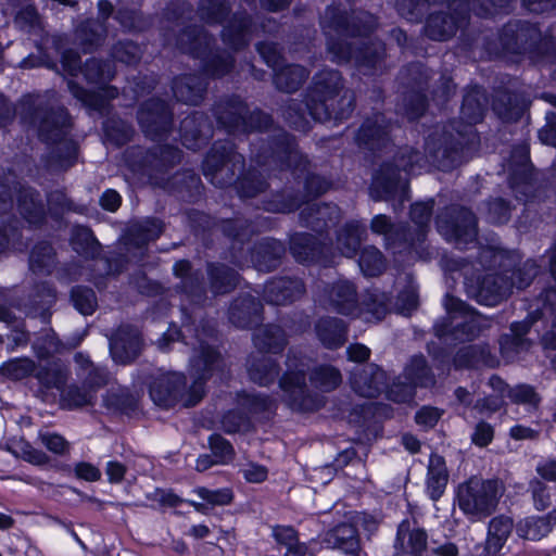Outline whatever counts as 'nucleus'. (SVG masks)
Listing matches in <instances>:
<instances>
[{"mask_svg": "<svg viewBox=\"0 0 556 556\" xmlns=\"http://www.w3.org/2000/svg\"><path fill=\"white\" fill-rule=\"evenodd\" d=\"M273 534L278 544L287 547V556H304L307 552L305 544L299 542L298 533L292 527L276 526Z\"/></svg>", "mask_w": 556, "mask_h": 556, "instance_id": "nucleus-63", "label": "nucleus"}, {"mask_svg": "<svg viewBox=\"0 0 556 556\" xmlns=\"http://www.w3.org/2000/svg\"><path fill=\"white\" fill-rule=\"evenodd\" d=\"M306 97L304 100L289 99L281 108L283 119L290 127L306 131L308 129L307 114L311 116L309 111L305 106Z\"/></svg>", "mask_w": 556, "mask_h": 556, "instance_id": "nucleus-57", "label": "nucleus"}, {"mask_svg": "<svg viewBox=\"0 0 556 556\" xmlns=\"http://www.w3.org/2000/svg\"><path fill=\"white\" fill-rule=\"evenodd\" d=\"M366 230L357 223H348L338 235L337 248L348 257L356 254Z\"/></svg>", "mask_w": 556, "mask_h": 556, "instance_id": "nucleus-56", "label": "nucleus"}, {"mask_svg": "<svg viewBox=\"0 0 556 556\" xmlns=\"http://www.w3.org/2000/svg\"><path fill=\"white\" fill-rule=\"evenodd\" d=\"M514 522L510 517L501 515L494 517L489 523L486 549L498 552L513 531Z\"/></svg>", "mask_w": 556, "mask_h": 556, "instance_id": "nucleus-54", "label": "nucleus"}, {"mask_svg": "<svg viewBox=\"0 0 556 556\" xmlns=\"http://www.w3.org/2000/svg\"><path fill=\"white\" fill-rule=\"evenodd\" d=\"M424 155L410 147L400 148L394 156V163L386 162L376 172L370 185V197L375 201H387L397 192H406L407 179L400 175L413 173L416 167L421 166Z\"/></svg>", "mask_w": 556, "mask_h": 556, "instance_id": "nucleus-8", "label": "nucleus"}, {"mask_svg": "<svg viewBox=\"0 0 556 556\" xmlns=\"http://www.w3.org/2000/svg\"><path fill=\"white\" fill-rule=\"evenodd\" d=\"M486 103L485 92L478 87L471 88L464 96L460 109L462 118L467 125L458 129L451 124L442 131L429 136L426 148L440 169L450 170L463 162L464 149L475 137L471 125L483 119Z\"/></svg>", "mask_w": 556, "mask_h": 556, "instance_id": "nucleus-5", "label": "nucleus"}, {"mask_svg": "<svg viewBox=\"0 0 556 556\" xmlns=\"http://www.w3.org/2000/svg\"><path fill=\"white\" fill-rule=\"evenodd\" d=\"M81 72L87 81L91 84H105L115 75L114 65L111 62L97 58L89 59Z\"/></svg>", "mask_w": 556, "mask_h": 556, "instance_id": "nucleus-61", "label": "nucleus"}, {"mask_svg": "<svg viewBox=\"0 0 556 556\" xmlns=\"http://www.w3.org/2000/svg\"><path fill=\"white\" fill-rule=\"evenodd\" d=\"M350 384L359 396L375 399L387 390L388 376L381 367L371 363L353 370Z\"/></svg>", "mask_w": 556, "mask_h": 556, "instance_id": "nucleus-21", "label": "nucleus"}, {"mask_svg": "<svg viewBox=\"0 0 556 556\" xmlns=\"http://www.w3.org/2000/svg\"><path fill=\"white\" fill-rule=\"evenodd\" d=\"M391 124L381 113L367 117L358 129L355 140L359 148L378 152L390 143Z\"/></svg>", "mask_w": 556, "mask_h": 556, "instance_id": "nucleus-22", "label": "nucleus"}, {"mask_svg": "<svg viewBox=\"0 0 556 556\" xmlns=\"http://www.w3.org/2000/svg\"><path fill=\"white\" fill-rule=\"evenodd\" d=\"M433 204L434 202L431 200L429 202H419L412 205L409 215L416 227L412 229L414 242L409 243L410 249L418 251L425 243L429 231V222L432 215Z\"/></svg>", "mask_w": 556, "mask_h": 556, "instance_id": "nucleus-45", "label": "nucleus"}, {"mask_svg": "<svg viewBox=\"0 0 556 556\" xmlns=\"http://www.w3.org/2000/svg\"><path fill=\"white\" fill-rule=\"evenodd\" d=\"M507 169L513 189L520 187L523 195H534L532 164L529 159V148L526 144L513 149Z\"/></svg>", "mask_w": 556, "mask_h": 556, "instance_id": "nucleus-24", "label": "nucleus"}, {"mask_svg": "<svg viewBox=\"0 0 556 556\" xmlns=\"http://www.w3.org/2000/svg\"><path fill=\"white\" fill-rule=\"evenodd\" d=\"M287 367V372L279 381L287 404L298 412H313L319 408L321 397L306 382L307 366L304 363L298 365L296 359L289 355Z\"/></svg>", "mask_w": 556, "mask_h": 556, "instance_id": "nucleus-11", "label": "nucleus"}, {"mask_svg": "<svg viewBox=\"0 0 556 556\" xmlns=\"http://www.w3.org/2000/svg\"><path fill=\"white\" fill-rule=\"evenodd\" d=\"M35 378L39 384L37 396L47 401L53 389L64 391L70 378V370L62 359L55 358L36 368Z\"/></svg>", "mask_w": 556, "mask_h": 556, "instance_id": "nucleus-27", "label": "nucleus"}, {"mask_svg": "<svg viewBox=\"0 0 556 556\" xmlns=\"http://www.w3.org/2000/svg\"><path fill=\"white\" fill-rule=\"evenodd\" d=\"M444 305L447 316L433 328L439 338L450 336L456 341H471L489 327V320L485 317L454 296L446 295Z\"/></svg>", "mask_w": 556, "mask_h": 556, "instance_id": "nucleus-10", "label": "nucleus"}, {"mask_svg": "<svg viewBox=\"0 0 556 556\" xmlns=\"http://www.w3.org/2000/svg\"><path fill=\"white\" fill-rule=\"evenodd\" d=\"M253 33V22L249 14L236 13L224 27L222 39L226 46L233 51H239L248 47Z\"/></svg>", "mask_w": 556, "mask_h": 556, "instance_id": "nucleus-31", "label": "nucleus"}, {"mask_svg": "<svg viewBox=\"0 0 556 556\" xmlns=\"http://www.w3.org/2000/svg\"><path fill=\"white\" fill-rule=\"evenodd\" d=\"M361 312L367 315L366 319L369 321L383 319L389 312L386 294L377 291L367 292L362 301Z\"/></svg>", "mask_w": 556, "mask_h": 556, "instance_id": "nucleus-62", "label": "nucleus"}, {"mask_svg": "<svg viewBox=\"0 0 556 556\" xmlns=\"http://www.w3.org/2000/svg\"><path fill=\"white\" fill-rule=\"evenodd\" d=\"M67 87L71 93L79 101H81L86 106L101 113H109L110 104L108 99H114L117 97V89L114 87H108L104 92L105 96L98 92H90L79 86L74 80L67 81Z\"/></svg>", "mask_w": 556, "mask_h": 556, "instance_id": "nucleus-46", "label": "nucleus"}, {"mask_svg": "<svg viewBox=\"0 0 556 556\" xmlns=\"http://www.w3.org/2000/svg\"><path fill=\"white\" fill-rule=\"evenodd\" d=\"M253 344L261 353L279 354L286 349L288 338L280 326L267 324L253 332Z\"/></svg>", "mask_w": 556, "mask_h": 556, "instance_id": "nucleus-38", "label": "nucleus"}, {"mask_svg": "<svg viewBox=\"0 0 556 556\" xmlns=\"http://www.w3.org/2000/svg\"><path fill=\"white\" fill-rule=\"evenodd\" d=\"M403 378L421 388L435 384V376L422 355H415L409 359L404 368Z\"/></svg>", "mask_w": 556, "mask_h": 556, "instance_id": "nucleus-52", "label": "nucleus"}, {"mask_svg": "<svg viewBox=\"0 0 556 556\" xmlns=\"http://www.w3.org/2000/svg\"><path fill=\"white\" fill-rule=\"evenodd\" d=\"M180 135L185 147L197 150L211 136V126L204 114L194 112L180 123Z\"/></svg>", "mask_w": 556, "mask_h": 556, "instance_id": "nucleus-34", "label": "nucleus"}, {"mask_svg": "<svg viewBox=\"0 0 556 556\" xmlns=\"http://www.w3.org/2000/svg\"><path fill=\"white\" fill-rule=\"evenodd\" d=\"M257 164L280 169H291L296 177L305 176V190L308 197H319L327 192L331 182L308 170L309 162L296 148L293 137L279 129L270 146L256 156Z\"/></svg>", "mask_w": 556, "mask_h": 556, "instance_id": "nucleus-7", "label": "nucleus"}, {"mask_svg": "<svg viewBox=\"0 0 556 556\" xmlns=\"http://www.w3.org/2000/svg\"><path fill=\"white\" fill-rule=\"evenodd\" d=\"M397 544L405 553L419 554L427 546V534L421 529L409 530L402 523L397 531Z\"/></svg>", "mask_w": 556, "mask_h": 556, "instance_id": "nucleus-60", "label": "nucleus"}, {"mask_svg": "<svg viewBox=\"0 0 556 556\" xmlns=\"http://www.w3.org/2000/svg\"><path fill=\"white\" fill-rule=\"evenodd\" d=\"M448 471L442 456L432 454L429 459L427 473V489L431 500L438 501L447 484Z\"/></svg>", "mask_w": 556, "mask_h": 556, "instance_id": "nucleus-50", "label": "nucleus"}, {"mask_svg": "<svg viewBox=\"0 0 556 556\" xmlns=\"http://www.w3.org/2000/svg\"><path fill=\"white\" fill-rule=\"evenodd\" d=\"M354 101L353 92L344 90L341 74L336 70H324L314 76L305 106L315 121H342L354 111Z\"/></svg>", "mask_w": 556, "mask_h": 556, "instance_id": "nucleus-6", "label": "nucleus"}, {"mask_svg": "<svg viewBox=\"0 0 556 556\" xmlns=\"http://www.w3.org/2000/svg\"><path fill=\"white\" fill-rule=\"evenodd\" d=\"M207 84L198 75H184L173 81V92L176 99L187 104L197 105L203 99Z\"/></svg>", "mask_w": 556, "mask_h": 556, "instance_id": "nucleus-42", "label": "nucleus"}, {"mask_svg": "<svg viewBox=\"0 0 556 556\" xmlns=\"http://www.w3.org/2000/svg\"><path fill=\"white\" fill-rule=\"evenodd\" d=\"M541 40V31L536 25L525 21L508 22L498 35L500 46L488 42L486 50L498 54L501 49L510 53H525L536 49Z\"/></svg>", "mask_w": 556, "mask_h": 556, "instance_id": "nucleus-16", "label": "nucleus"}, {"mask_svg": "<svg viewBox=\"0 0 556 556\" xmlns=\"http://www.w3.org/2000/svg\"><path fill=\"white\" fill-rule=\"evenodd\" d=\"M311 386L323 392L334 390L342 382V375L333 366L323 365L316 367L309 374Z\"/></svg>", "mask_w": 556, "mask_h": 556, "instance_id": "nucleus-58", "label": "nucleus"}, {"mask_svg": "<svg viewBox=\"0 0 556 556\" xmlns=\"http://www.w3.org/2000/svg\"><path fill=\"white\" fill-rule=\"evenodd\" d=\"M244 167V159L235 151L230 142H216L206 155L203 163L204 176L218 188H225L235 181V177L241 174Z\"/></svg>", "mask_w": 556, "mask_h": 556, "instance_id": "nucleus-12", "label": "nucleus"}, {"mask_svg": "<svg viewBox=\"0 0 556 556\" xmlns=\"http://www.w3.org/2000/svg\"><path fill=\"white\" fill-rule=\"evenodd\" d=\"M530 329V323H515L511 325V334H505L500 340L501 352L507 357L511 358L514 354L527 350L530 345L525 336Z\"/></svg>", "mask_w": 556, "mask_h": 556, "instance_id": "nucleus-53", "label": "nucleus"}, {"mask_svg": "<svg viewBox=\"0 0 556 556\" xmlns=\"http://www.w3.org/2000/svg\"><path fill=\"white\" fill-rule=\"evenodd\" d=\"M125 162L135 173H142L153 177L180 162V151L172 146H156L146 151L140 147L127 149L124 153Z\"/></svg>", "mask_w": 556, "mask_h": 556, "instance_id": "nucleus-15", "label": "nucleus"}, {"mask_svg": "<svg viewBox=\"0 0 556 556\" xmlns=\"http://www.w3.org/2000/svg\"><path fill=\"white\" fill-rule=\"evenodd\" d=\"M58 264L56 251L48 241L37 242L28 256V268L37 276L50 275Z\"/></svg>", "mask_w": 556, "mask_h": 556, "instance_id": "nucleus-43", "label": "nucleus"}, {"mask_svg": "<svg viewBox=\"0 0 556 556\" xmlns=\"http://www.w3.org/2000/svg\"><path fill=\"white\" fill-rule=\"evenodd\" d=\"M245 367L250 380L262 387L274 383L280 371L278 363L265 355L251 354L247 358Z\"/></svg>", "mask_w": 556, "mask_h": 556, "instance_id": "nucleus-39", "label": "nucleus"}, {"mask_svg": "<svg viewBox=\"0 0 556 556\" xmlns=\"http://www.w3.org/2000/svg\"><path fill=\"white\" fill-rule=\"evenodd\" d=\"M141 350V334L130 325L119 326L110 337V353L117 364L127 365L135 362Z\"/></svg>", "mask_w": 556, "mask_h": 556, "instance_id": "nucleus-20", "label": "nucleus"}, {"mask_svg": "<svg viewBox=\"0 0 556 556\" xmlns=\"http://www.w3.org/2000/svg\"><path fill=\"white\" fill-rule=\"evenodd\" d=\"M358 265L364 275L377 277L386 270L387 261L377 248L367 247L361 253Z\"/></svg>", "mask_w": 556, "mask_h": 556, "instance_id": "nucleus-64", "label": "nucleus"}, {"mask_svg": "<svg viewBox=\"0 0 556 556\" xmlns=\"http://www.w3.org/2000/svg\"><path fill=\"white\" fill-rule=\"evenodd\" d=\"M16 205L22 217L33 226H41L47 216L46 205L38 191L29 187H20L17 189Z\"/></svg>", "mask_w": 556, "mask_h": 556, "instance_id": "nucleus-30", "label": "nucleus"}, {"mask_svg": "<svg viewBox=\"0 0 556 556\" xmlns=\"http://www.w3.org/2000/svg\"><path fill=\"white\" fill-rule=\"evenodd\" d=\"M308 75L309 72L304 66L290 64L275 72L274 84L280 91L294 92L301 88Z\"/></svg>", "mask_w": 556, "mask_h": 556, "instance_id": "nucleus-51", "label": "nucleus"}, {"mask_svg": "<svg viewBox=\"0 0 556 556\" xmlns=\"http://www.w3.org/2000/svg\"><path fill=\"white\" fill-rule=\"evenodd\" d=\"M407 72L412 76L413 86L418 88L417 91H410L403 99L404 114L409 121L419 118L426 111L427 101L425 94L420 92L428 85V70L421 64H412Z\"/></svg>", "mask_w": 556, "mask_h": 556, "instance_id": "nucleus-28", "label": "nucleus"}, {"mask_svg": "<svg viewBox=\"0 0 556 556\" xmlns=\"http://www.w3.org/2000/svg\"><path fill=\"white\" fill-rule=\"evenodd\" d=\"M216 331L211 325H203L195 329L194 354L190 366L194 381L187 390L186 377L179 372L161 375L150 384V396L161 407L169 408L180 403L184 407L197 405L204 396V383L213 371L223 364L222 354L216 350Z\"/></svg>", "mask_w": 556, "mask_h": 556, "instance_id": "nucleus-2", "label": "nucleus"}, {"mask_svg": "<svg viewBox=\"0 0 556 556\" xmlns=\"http://www.w3.org/2000/svg\"><path fill=\"white\" fill-rule=\"evenodd\" d=\"M494 258L495 261L500 260L498 264L504 269V273H489L484 275L479 281L476 292L478 302L491 306L507 298L514 288V282L509 280L507 273L510 271L509 266L514 263L515 256H507L506 261L503 262L505 255L498 252L494 255Z\"/></svg>", "mask_w": 556, "mask_h": 556, "instance_id": "nucleus-18", "label": "nucleus"}, {"mask_svg": "<svg viewBox=\"0 0 556 556\" xmlns=\"http://www.w3.org/2000/svg\"><path fill=\"white\" fill-rule=\"evenodd\" d=\"M323 298L329 309L341 315H352L359 308L357 288L349 280L326 285Z\"/></svg>", "mask_w": 556, "mask_h": 556, "instance_id": "nucleus-23", "label": "nucleus"}, {"mask_svg": "<svg viewBox=\"0 0 556 556\" xmlns=\"http://www.w3.org/2000/svg\"><path fill=\"white\" fill-rule=\"evenodd\" d=\"M228 318L237 328H252L263 320V304L252 294H240L231 302Z\"/></svg>", "mask_w": 556, "mask_h": 556, "instance_id": "nucleus-26", "label": "nucleus"}, {"mask_svg": "<svg viewBox=\"0 0 556 556\" xmlns=\"http://www.w3.org/2000/svg\"><path fill=\"white\" fill-rule=\"evenodd\" d=\"M490 351L482 345H467L460 348L453 358L456 369L471 368L480 364L492 365Z\"/></svg>", "mask_w": 556, "mask_h": 556, "instance_id": "nucleus-55", "label": "nucleus"}, {"mask_svg": "<svg viewBox=\"0 0 556 556\" xmlns=\"http://www.w3.org/2000/svg\"><path fill=\"white\" fill-rule=\"evenodd\" d=\"M191 14V8L182 0L173 2L164 13V20L169 27L173 24L172 33L165 34L167 45H174L180 51L203 59V68L212 77H222L231 72L235 59L231 54L216 50L212 51L213 42L202 27H184Z\"/></svg>", "mask_w": 556, "mask_h": 556, "instance_id": "nucleus-4", "label": "nucleus"}, {"mask_svg": "<svg viewBox=\"0 0 556 556\" xmlns=\"http://www.w3.org/2000/svg\"><path fill=\"white\" fill-rule=\"evenodd\" d=\"M370 229L374 233L382 235L388 245H404L409 248L414 242L412 228L405 224L395 225L384 214L376 215L370 222Z\"/></svg>", "mask_w": 556, "mask_h": 556, "instance_id": "nucleus-32", "label": "nucleus"}, {"mask_svg": "<svg viewBox=\"0 0 556 556\" xmlns=\"http://www.w3.org/2000/svg\"><path fill=\"white\" fill-rule=\"evenodd\" d=\"M554 517L549 513L544 517H528L518 526L519 535L526 540L538 541L552 530Z\"/></svg>", "mask_w": 556, "mask_h": 556, "instance_id": "nucleus-59", "label": "nucleus"}, {"mask_svg": "<svg viewBox=\"0 0 556 556\" xmlns=\"http://www.w3.org/2000/svg\"><path fill=\"white\" fill-rule=\"evenodd\" d=\"M20 302L10 296V290L0 287V321L13 327L11 339L15 346L25 345L29 341V333L24 330L23 321L14 314Z\"/></svg>", "mask_w": 556, "mask_h": 556, "instance_id": "nucleus-35", "label": "nucleus"}, {"mask_svg": "<svg viewBox=\"0 0 556 556\" xmlns=\"http://www.w3.org/2000/svg\"><path fill=\"white\" fill-rule=\"evenodd\" d=\"M207 275L210 291L214 295H223L231 292L239 282V276L236 270L225 264H208Z\"/></svg>", "mask_w": 556, "mask_h": 556, "instance_id": "nucleus-47", "label": "nucleus"}, {"mask_svg": "<svg viewBox=\"0 0 556 556\" xmlns=\"http://www.w3.org/2000/svg\"><path fill=\"white\" fill-rule=\"evenodd\" d=\"M305 285L298 277H275L264 287V299L274 305H287L303 298Z\"/></svg>", "mask_w": 556, "mask_h": 556, "instance_id": "nucleus-25", "label": "nucleus"}, {"mask_svg": "<svg viewBox=\"0 0 556 556\" xmlns=\"http://www.w3.org/2000/svg\"><path fill=\"white\" fill-rule=\"evenodd\" d=\"M505 490L504 482L497 478L482 479L473 476L459 484L458 506L465 515L471 518L485 519L496 510Z\"/></svg>", "mask_w": 556, "mask_h": 556, "instance_id": "nucleus-9", "label": "nucleus"}, {"mask_svg": "<svg viewBox=\"0 0 556 556\" xmlns=\"http://www.w3.org/2000/svg\"><path fill=\"white\" fill-rule=\"evenodd\" d=\"M346 324L337 317H323L315 324L318 340L327 349H338L346 341Z\"/></svg>", "mask_w": 556, "mask_h": 556, "instance_id": "nucleus-41", "label": "nucleus"}, {"mask_svg": "<svg viewBox=\"0 0 556 556\" xmlns=\"http://www.w3.org/2000/svg\"><path fill=\"white\" fill-rule=\"evenodd\" d=\"M70 243L72 249L86 260L98 257L102 250L91 229L85 226L77 225L72 228Z\"/></svg>", "mask_w": 556, "mask_h": 556, "instance_id": "nucleus-49", "label": "nucleus"}, {"mask_svg": "<svg viewBox=\"0 0 556 556\" xmlns=\"http://www.w3.org/2000/svg\"><path fill=\"white\" fill-rule=\"evenodd\" d=\"M106 35L108 28L103 22L87 20L77 27L75 38L83 50L88 52L102 46Z\"/></svg>", "mask_w": 556, "mask_h": 556, "instance_id": "nucleus-48", "label": "nucleus"}, {"mask_svg": "<svg viewBox=\"0 0 556 556\" xmlns=\"http://www.w3.org/2000/svg\"><path fill=\"white\" fill-rule=\"evenodd\" d=\"M164 225L157 218H148L140 223L134 224L128 229L127 244L128 251L131 247L139 250V260L144 257V247L148 242L157 239L163 232Z\"/></svg>", "mask_w": 556, "mask_h": 556, "instance_id": "nucleus-36", "label": "nucleus"}, {"mask_svg": "<svg viewBox=\"0 0 556 556\" xmlns=\"http://www.w3.org/2000/svg\"><path fill=\"white\" fill-rule=\"evenodd\" d=\"M286 253L282 242L275 239H264L257 242L251 253V261L260 271L275 270Z\"/></svg>", "mask_w": 556, "mask_h": 556, "instance_id": "nucleus-33", "label": "nucleus"}, {"mask_svg": "<svg viewBox=\"0 0 556 556\" xmlns=\"http://www.w3.org/2000/svg\"><path fill=\"white\" fill-rule=\"evenodd\" d=\"M289 250L296 262L309 264L319 258L324 245L311 233L296 232L290 237Z\"/></svg>", "mask_w": 556, "mask_h": 556, "instance_id": "nucleus-37", "label": "nucleus"}, {"mask_svg": "<svg viewBox=\"0 0 556 556\" xmlns=\"http://www.w3.org/2000/svg\"><path fill=\"white\" fill-rule=\"evenodd\" d=\"M45 96L28 94L21 101V117L36 125L39 138L48 144H54L47 157V166L52 170H65L77 159V144L66 136L71 127L67 111L64 108L47 109Z\"/></svg>", "mask_w": 556, "mask_h": 556, "instance_id": "nucleus-3", "label": "nucleus"}, {"mask_svg": "<svg viewBox=\"0 0 556 556\" xmlns=\"http://www.w3.org/2000/svg\"><path fill=\"white\" fill-rule=\"evenodd\" d=\"M217 123L228 132L248 131L267 128L271 118L269 115L257 112L249 115V110L239 97H229L220 100L214 106Z\"/></svg>", "mask_w": 556, "mask_h": 556, "instance_id": "nucleus-14", "label": "nucleus"}, {"mask_svg": "<svg viewBox=\"0 0 556 556\" xmlns=\"http://www.w3.org/2000/svg\"><path fill=\"white\" fill-rule=\"evenodd\" d=\"M448 12L431 13L426 22L425 34L432 40H447L467 24L470 5L467 0H450Z\"/></svg>", "mask_w": 556, "mask_h": 556, "instance_id": "nucleus-17", "label": "nucleus"}, {"mask_svg": "<svg viewBox=\"0 0 556 556\" xmlns=\"http://www.w3.org/2000/svg\"><path fill=\"white\" fill-rule=\"evenodd\" d=\"M138 122L142 131L152 140H160L173 128V112L161 99H150L140 105Z\"/></svg>", "mask_w": 556, "mask_h": 556, "instance_id": "nucleus-19", "label": "nucleus"}, {"mask_svg": "<svg viewBox=\"0 0 556 556\" xmlns=\"http://www.w3.org/2000/svg\"><path fill=\"white\" fill-rule=\"evenodd\" d=\"M340 220V210L336 204L312 203L300 213L302 226L309 227L316 232H323L333 227Z\"/></svg>", "mask_w": 556, "mask_h": 556, "instance_id": "nucleus-29", "label": "nucleus"}, {"mask_svg": "<svg viewBox=\"0 0 556 556\" xmlns=\"http://www.w3.org/2000/svg\"><path fill=\"white\" fill-rule=\"evenodd\" d=\"M435 226L447 241L457 245L473 242L478 235L476 215L459 204L442 208L435 217Z\"/></svg>", "mask_w": 556, "mask_h": 556, "instance_id": "nucleus-13", "label": "nucleus"}, {"mask_svg": "<svg viewBox=\"0 0 556 556\" xmlns=\"http://www.w3.org/2000/svg\"><path fill=\"white\" fill-rule=\"evenodd\" d=\"M327 37V49L334 62L354 61L364 74L381 67L386 48L381 41L365 42L356 37L369 34L375 27L374 17L366 12L351 16L338 7H328L321 17Z\"/></svg>", "mask_w": 556, "mask_h": 556, "instance_id": "nucleus-1", "label": "nucleus"}, {"mask_svg": "<svg viewBox=\"0 0 556 556\" xmlns=\"http://www.w3.org/2000/svg\"><path fill=\"white\" fill-rule=\"evenodd\" d=\"M492 108L501 119L505 122H516L522 116L527 103L518 93L507 90H497L493 98Z\"/></svg>", "mask_w": 556, "mask_h": 556, "instance_id": "nucleus-40", "label": "nucleus"}, {"mask_svg": "<svg viewBox=\"0 0 556 556\" xmlns=\"http://www.w3.org/2000/svg\"><path fill=\"white\" fill-rule=\"evenodd\" d=\"M325 542L333 548H341L353 555L361 551L358 532L351 523H341L329 530L325 535Z\"/></svg>", "mask_w": 556, "mask_h": 556, "instance_id": "nucleus-44", "label": "nucleus"}]
</instances>
